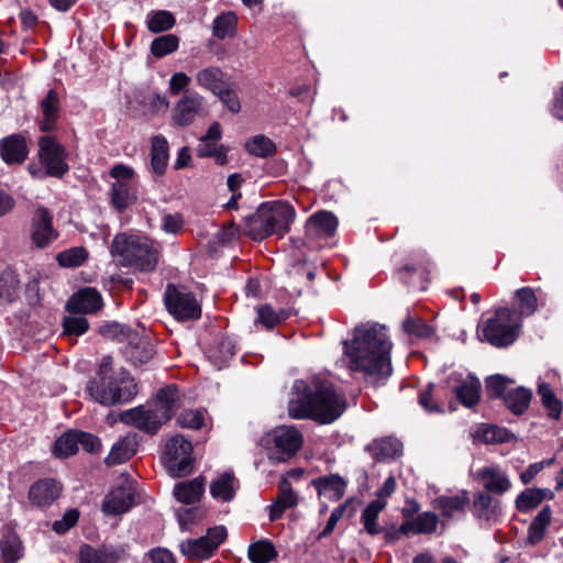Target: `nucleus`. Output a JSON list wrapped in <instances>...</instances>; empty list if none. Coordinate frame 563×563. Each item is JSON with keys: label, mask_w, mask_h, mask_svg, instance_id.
Listing matches in <instances>:
<instances>
[{"label": "nucleus", "mask_w": 563, "mask_h": 563, "mask_svg": "<svg viewBox=\"0 0 563 563\" xmlns=\"http://www.w3.org/2000/svg\"><path fill=\"white\" fill-rule=\"evenodd\" d=\"M292 390L296 397L288 402V413L294 419L330 424L346 410L344 391L328 378L314 376L309 384L301 379L295 380Z\"/></svg>", "instance_id": "nucleus-1"}, {"label": "nucleus", "mask_w": 563, "mask_h": 563, "mask_svg": "<svg viewBox=\"0 0 563 563\" xmlns=\"http://www.w3.org/2000/svg\"><path fill=\"white\" fill-rule=\"evenodd\" d=\"M92 400L102 406H118L130 402L137 395L135 379L124 368L114 369L112 357H103L96 376L86 387Z\"/></svg>", "instance_id": "nucleus-2"}, {"label": "nucleus", "mask_w": 563, "mask_h": 563, "mask_svg": "<svg viewBox=\"0 0 563 563\" xmlns=\"http://www.w3.org/2000/svg\"><path fill=\"white\" fill-rule=\"evenodd\" d=\"M179 405V389L177 385L170 384L157 391L151 408L139 406L125 410L121 415V421L145 433L155 434L162 424L172 419Z\"/></svg>", "instance_id": "nucleus-3"}, {"label": "nucleus", "mask_w": 563, "mask_h": 563, "mask_svg": "<svg viewBox=\"0 0 563 563\" xmlns=\"http://www.w3.org/2000/svg\"><path fill=\"white\" fill-rule=\"evenodd\" d=\"M161 253L159 243L137 233H119L114 235L110 254L120 265L143 272L153 271Z\"/></svg>", "instance_id": "nucleus-4"}, {"label": "nucleus", "mask_w": 563, "mask_h": 563, "mask_svg": "<svg viewBox=\"0 0 563 563\" xmlns=\"http://www.w3.org/2000/svg\"><path fill=\"white\" fill-rule=\"evenodd\" d=\"M296 211L286 201H273L261 205L246 225L247 234L254 241H262L271 235H285L295 220Z\"/></svg>", "instance_id": "nucleus-5"}, {"label": "nucleus", "mask_w": 563, "mask_h": 563, "mask_svg": "<svg viewBox=\"0 0 563 563\" xmlns=\"http://www.w3.org/2000/svg\"><path fill=\"white\" fill-rule=\"evenodd\" d=\"M521 321L515 311L503 307L477 327V335L497 349L512 344L519 336Z\"/></svg>", "instance_id": "nucleus-6"}, {"label": "nucleus", "mask_w": 563, "mask_h": 563, "mask_svg": "<svg viewBox=\"0 0 563 563\" xmlns=\"http://www.w3.org/2000/svg\"><path fill=\"white\" fill-rule=\"evenodd\" d=\"M393 342L388 330L378 322H364L352 331V338L343 341L344 352H391Z\"/></svg>", "instance_id": "nucleus-7"}, {"label": "nucleus", "mask_w": 563, "mask_h": 563, "mask_svg": "<svg viewBox=\"0 0 563 563\" xmlns=\"http://www.w3.org/2000/svg\"><path fill=\"white\" fill-rule=\"evenodd\" d=\"M110 176L115 180L112 184L111 202L117 210L122 211L137 198L134 170L126 165L117 164L111 168Z\"/></svg>", "instance_id": "nucleus-8"}, {"label": "nucleus", "mask_w": 563, "mask_h": 563, "mask_svg": "<svg viewBox=\"0 0 563 563\" xmlns=\"http://www.w3.org/2000/svg\"><path fill=\"white\" fill-rule=\"evenodd\" d=\"M168 312L179 321L197 320L201 316V307L194 294L168 284L164 294Z\"/></svg>", "instance_id": "nucleus-9"}, {"label": "nucleus", "mask_w": 563, "mask_h": 563, "mask_svg": "<svg viewBox=\"0 0 563 563\" xmlns=\"http://www.w3.org/2000/svg\"><path fill=\"white\" fill-rule=\"evenodd\" d=\"M228 536L224 526L209 528L206 536L198 539H188L180 543L181 553L188 559H209Z\"/></svg>", "instance_id": "nucleus-10"}, {"label": "nucleus", "mask_w": 563, "mask_h": 563, "mask_svg": "<svg viewBox=\"0 0 563 563\" xmlns=\"http://www.w3.org/2000/svg\"><path fill=\"white\" fill-rule=\"evenodd\" d=\"M192 445L181 434L173 437L166 444V466L175 477L188 475L192 470Z\"/></svg>", "instance_id": "nucleus-11"}, {"label": "nucleus", "mask_w": 563, "mask_h": 563, "mask_svg": "<svg viewBox=\"0 0 563 563\" xmlns=\"http://www.w3.org/2000/svg\"><path fill=\"white\" fill-rule=\"evenodd\" d=\"M38 146V156L46 175L62 177L68 170V165L65 162V148L49 135L41 136Z\"/></svg>", "instance_id": "nucleus-12"}, {"label": "nucleus", "mask_w": 563, "mask_h": 563, "mask_svg": "<svg viewBox=\"0 0 563 563\" xmlns=\"http://www.w3.org/2000/svg\"><path fill=\"white\" fill-rule=\"evenodd\" d=\"M205 98L194 89H187L175 102L172 110V123L175 126H188L203 109Z\"/></svg>", "instance_id": "nucleus-13"}, {"label": "nucleus", "mask_w": 563, "mask_h": 563, "mask_svg": "<svg viewBox=\"0 0 563 563\" xmlns=\"http://www.w3.org/2000/svg\"><path fill=\"white\" fill-rule=\"evenodd\" d=\"M267 442L272 443L277 461H286L295 455L302 444L301 433L294 427H277L268 435Z\"/></svg>", "instance_id": "nucleus-14"}, {"label": "nucleus", "mask_w": 563, "mask_h": 563, "mask_svg": "<svg viewBox=\"0 0 563 563\" xmlns=\"http://www.w3.org/2000/svg\"><path fill=\"white\" fill-rule=\"evenodd\" d=\"M349 367L352 372H363L367 376L384 377L391 373L389 354H350Z\"/></svg>", "instance_id": "nucleus-15"}, {"label": "nucleus", "mask_w": 563, "mask_h": 563, "mask_svg": "<svg viewBox=\"0 0 563 563\" xmlns=\"http://www.w3.org/2000/svg\"><path fill=\"white\" fill-rule=\"evenodd\" d=\"M57 235L56 230L53 228V217L51 212L44 207H38L32 217V242L37 247L44 249L55 241Z\"/></svg>", "instance_id": "nucleus-16"}, {"label": "nucleus", "mask_w": 563, "mask_h": 563, "mask_svg": "<svg viewBox=\"0 0 563 563\" xmlns=\"http://www.w3.org/2000/svg\"><path fill=\"white\" fill-rule=\"evenodd\" d=\"M102 307L100 292L91 287H85L75 292L67 301L66 309L73 313H95Z\"/></svg>", "instance_id": "nucleus-17"}, {"label": "nucleus", "mask_w": 563, "mask_h": 563, "mask_svg": "<svg viewBox=\"0 0 563 563\" xmlns=\"http://www.w3.org/2000/svg\"><path fill=\"white\" fill-rule=\"evenodd\" d=\"M470 503L467 490H462L454 496H439L433 500V507L440 510L444 521H449L454 518H462Z\"/></svg>", "instance_id": "nucleus-18"}, {"label": "nucleus", "mask_w": 563, "mask_h": 563, "mask_svg": "<svg viewBox=\"0 0 563 563\" xmlns=\"http://www.w3.org/2000/svg\"><path fill=\"white\" fill-rule=\"evenodd\" d=\"M338 219L329 211H320L312 214L306 224V235L309 240L329 239L334 235Z\"/></svg>", "instance_id": "nucleus-19"}, {"label": "nucleus", "mask_w": 563, "mask_h": 563, "mask_svg": "<svg viewBox=\"0 0 563 563\" xmlns=\"http://www.w3.org/2000/svg\"><path fill=\"white\" fill-rule=\"evenodd\" d=\"M229 76L218 66H207L196 71L195 81L197 87L209 91L212 95L221 92V89L229 82Z\"/></svg>", "instance_id": "nucleus-20"}, {"label": "nucleus", "mask_w": 563, "mask_h": 563, "mask_svg": "<svg viewBox=\"0 0 563 563\" xmlns=\"http://www.w3.org/2000/svg\"><path fill=\"white\" fill-rule=\"evenodd\" d=\"M60 493L59 484L49 478L34 483L29 492V499L36 507H46L54 503Z\"/></svg>", "instance_id": "nucleus-21"}, {"label": "nucleus", "mask_w": 563, "mask_h": 563, "mask_svg": "<svg viewBox=\"0 0 563 563\" xmlns=\"http://www.w3.org/2000/svg\"><path fill=\"white\" fill-rule=\"evenodd\" d=\"M298 505V495L291 487L288 479L283 478L279 483L278 494L274 503L268 506L269 520L276 521L282 518L285 510L294 508Z\"/></svg>", "instance_id": "nucleus-22"}, {"label": "nucleus", "mask_w": 563, "mask_h": 563, "mask_svg": "<svg viewBox=\"0 0 563 563\" xmlns=\"http://www.w3.org/2000/svg\"><path fill=\"white\" fill-rule=\"evenodd\" d=\"M476 478L483 481L488 493L503 495L511 487L509 477L498 466H486L476 472Z\"/></svg>", "instance_id": "nucleus-23"}, {"label": "nucleus", "mask_w": 563, "mask_h": 563, "mask_svg": "<svg viewBox=\"0 0 563 563\" xmlns=\"http://www.w3.org/2000/svg\"><path fill=\"white\" fill-rule=\"evenodd\" d=\"M375 462L395 460L402 454V443L393 437L374 440L365 446Z\"/></svg>", "instance_id": "nucleus-24"}, {"label": "nucleus", "mask_w": 563, "mask_h": 563, "mask_svg": "<svg viewBox=\"0 0 563 563\" xmlns=\"http://www.w3.org/2000/svg\"><path fill=\"white\" fill-rule=\"evenodd\" d=\"M43 118L38 122L42 132H51L56 126V121L60 113L59 95L55 89H51L45 98L40 102Z\"/></svg>", "instance_id": "nucleus-25"}, {"label": "nucleus", "mask_w": 563, "mask_h": 563, "mask_svg": "<svg viewBox=\"0 0 563 563\" xmlns=\"http://www.w3.org/2000/svg\"><path fill=\"white\" fill-rule=\"evenodd\" d=\"M319 496H324L330 500H339L345 494L346 481L339 474L320 476L311 482Z\"/></svg>", "instance_id": "nucleus-26"}, {"label": "nucleus", "mask_w": 563, "mask_h": 563, "mask_svg": "<svg viewBox=\"0 0 563 563\" xmlns=\"http://www.w3.org/2000/svg\"><path fill=\"white\" fill-rule=\"evenodd\" d=\"M439 523V516L432 511H424L411 520L404 521L399 532L405 536L430 534L435 532Z\"/></svg>", "instance_id": "nucleus-27"}, {"label": "nucleus", "mask_w": 563, "mask_h": 563, "mask_svg": "<svg viewBox=\"0 0 563 563\" xmlns=\"http://www.w3.org/2000/svg\"><path fill=\"white\" fill-rule=\"evenodd\" d=\"M134 504V495L130 488L118 487L113 489L102 504V510L107 515H121L126 512Z\"/></svg>", "instance_id": "nucleus-28"}, {"label": "nucleus", "mask_w": 563, "mask_h": 563, "mask_svg": "<svg viewBox=\"0 0 563 563\" xmlns=\"http://www.w3.org/2000/svg\"><path fill=\"white\" fill-rule=\"evenodd\" d=\"M137 449L135 434H128L120 438L111 448L110 453L104 460L108 466L118 465L130 460Z\"/></svg>", "instance_id": "nucleus-29"}, {"label": "nucleus", "mask_w": 563, "mask_h": 563, "mask_svg": "<svg viewBox=\"0 0 563 563\" xmlns=\"http://www.w3.org/2000/svg\"><path fill=\"white\" fill-rule=\"evenodd\" d=\"M239 488V481L232 472H224L210 483V495L213 499L228 503L231 501Z\"/></svg>", "instance_id": "nucleus-30"}, {"label": "nucleus", "mask_w": 563, "mask_h": 563, "mask_svg": "<svg viewBox=\"0 0 563 563\" xmlns=\"http://www.w3.org/2000/svg\"><path fill=\"white\" fill-rule=\"evenodd\" d=\"M205 493V477L198 476L191 481L181 482L175 485V498L186 505L200 500Z\"/></svg>", "instance_id": "nucleus-31"}, {"label": "nucleus", "mask_w": 563, "mask_h": 563, "mask_svg": "<svg viewBox=\"0 0 563 563\" xmlns=\"http://www.w3.org/2000/svg\"><path fill=\"white\" fill-rule=\"evenodd\" d=\"M0 154L5 163H22L27 156L25 140L20 135H10L0 143Z\"/></svg>", "instance_id": "nucleus-32"}, {"label": "nucleus", "mask_w": 563, "mask_h": 563, "mask_svg": "<svg viewBox=\"0 0 563 563\" xmlns=\"http://www.w3.org/2000/svg\"><path fill=\"white\" fill-rule=\"evenodd\" d=\"M401 331L410 339L424 340L434 335V328L428 324L422 318L408 311L401 321Z\"/></svg>", "instance_id": "nucleus-33"}, {"label": "nucleus", "mask_w": 563, "mask_h": 563, "mask_svg": "<svg viewBox=\"0 0 563 563\" xmlns=\"http://www.w3.org/2000/svg\"><path fill=\"white\" fill-rule=\"evenodd\" d=\"M532 398V391L525 387H517L509 389L504 395V405L506 408L516 416L523 415L529 408Z\"/></svg>", "instance_id": "nucleus-34"}, {"label": "nucleus", "mask_w": 563, "mask_h": 563, "mask_svg": "<svg viewBox=\"0 0 563 563\" xmlns=\"http://www.w3.org/2000/svg\"><path fill=\"white\" fill-rule=\"evenodd\" d=\"M168 142L165 136L156 135L152 139L151 165L155 174L163 175L168 164Z\"/></svg>", "instance_id": "nucleus-35"}, {"label": "nucleus", "mask_w": 563, "mask_h": 563, "mask_svg": "<svg viewBox=\"0 0 563 563\" xmlns=\"http://www.w3.org/2000/svg\"><path fill=\"white\" fill-rule=\"evenodd\" d=\"M473 508L475 516L479 519L490 520L500 514L499 501L484 492L475 495Z\"/></svg>", "instance_id": "nucleus-36"}, {"label": "nucleus", "mask_w": 563, "mask_h": 563, "mask_svg": "<svg viewBox=\"0 0 563 563\" xmlns=\"http://www.w3.org/2000/svg\"><path fill=\"white\" fill-rule=\"evenodd\" d=\"M517 300L516 314L521 320L523 317L532 316L538 309V298L536 291L531 287H521L515 291Z\"/></svg>", "instance_id": "nucleus-37"}, {"label": "nucleus", "mask_w": 563, "mask_h": 563, "mask_svg": "<svg viewBox=\"0 0 563 563\" xmlns=\"http://www.w3.org/2000/svg\"><path fill=\"white\" fill-rule=\"evenodd\" d=\"M80 563H114L118 553L111 548L95 549L89 544H84L79 553Z\"/></svg>", "instance_id": "nucleus-38"}, {"label": "nucleus", "mask_w": 563, "mask_h": 563, "mask_svg": "<svg viewBox=\"0 0 563 563\" xmlns=\"http://www.w3.org/2000/svg\"><path fill=\"white\" fill-rule=\"evenodd\" d=\"M548 496L550 498L553 496V494L548 489L527 488L518 495L516 499V507L519 511H529L537 508Z\"/></svg>", "instance_id": "nucleus-39"}, {"label": "nucleus", "mask_w": 563, "mask_h": 563, "mask_svg": "<svg viewBox=\"0 0 563 563\" xmlns=\"http://www.w3.org/2000/svg\"><path fill=\"white\" fill-rule=\"evenodd\" d=\"M238 27L236 14L232 11L219 14L212 24V34L219 40L234 36Z\"/></svg>", "instance_id": "nucleus-40"}, {"label": "nucleus", "mask_w": 563, "mask_h": 563, "mask_svg": "<svg viewBox=\"0 0 563 563\" xmlns=\"http://www.w3.org/2000/svg\"><path fill=\"white\" fill-rule=\"evenodd\" d=\"M538 395L541 398L542 406L548 411V415L552 419H559L562 412L563 405L561 400L555 396L550 384L542 382L538 385Z\"/></svg>", "instance_id": "nucleus-41"}, {"label": "nucleus", "mask_w": 563, "mask_h": 563, "mask_svg": "<svg viewBox=\"0 0 563 563\" xmlns=\"http://www.w3.org/2000/svg\"><path fill=\"white\" fill-rule=\"evenodd\" d=\"M247 556L252 563H269L277 556V551L271 541L260 540L250 544Z\"/></svg>", "instance_id": "nucleus-42"}, {"label": "nucleus", "mask_w": 563, "mask_h": 563, "mask_svg": "<svg viewBox=\"0 0 563 563\" xmlns=\"http://www.w3.org/2000/svg\"><path fill=\"white\" fill-rule=\"evenodd\" d=\"M256 324L263 325L269 330L288 318V312L285 309L274 310L271 305H263L257 308Z\"/></svg>", "instance_id": "nucleus-43"}, {"label": "nucleus", "mask_w": 563, "mask_h": 563, "mask_svg": "<svg viewBox=\"0 0 563 563\" xmlns=\"http://www.w3.org/2000/svg\"><path fill=\"white\" fill-rule=\"evenodd\" d=\"M386 500L375 499L372 500L363 510L361 520L364 523V529L367 533L375 536L380 532L376 523L379 512L386 507Z\"/></svg>", "instance_id": "nucleus-44"}, {"label": "nucleus", "mask_w": 563, "mask_h": 563, "mask_svg": "<svg viewBox=\"0 0 563 563\" xmlns=\"http://www.w3.org/2000/svg\"><path fill=\"white\" fill-rule=\"evenodd\" d=\"M474 437L485 443H501L509 441L512 434L505 428L493 424H481L476 429Z\"/></svg>", "instance_id": "nucleus-45"}, {"label": "nucleus", "mask_w": 563, "mask_h": 563, "mask_svg": "<svg viewBox=\"0 0 563 563\" xmlns=\"http://www.w3.org/2000/svg\"><path fill=\"white\" fill-rule=\"evenodd\" d=\"M0 550L7 563H14L22 558V543L14 533H8L0 539Z\"/></svg>", "instance_id": "nucleus-46"}, {"label": "nucleus", "mask_w": 563, "mask_h": 563, "mask_svg": "<svg viewBox=\"0 0 563 563\" xmlns=\"http://www.w3.org/2000/svg\"><path fill=\"white\" fill-rule=\"evenodd\" d=\"M79 430H69L60 435L54 445V453L58 457H67L78 450Z\"/></svg>", "instance_id": "nucleus-47"}, {"label": "nucleus", "mask_w": 563, "mask_h": 563, "mask_svg": "<svg viewBox=\"0 0 563 563\" xmlns=\"http://www.w3.org/2000/svg\"><path fill=\"white\" fill-rule=\"evenodd\" d=\"M89 253L84 246H74L56 255L62 267H79L88 260Z\"/></svg>", "instance_id": "nucleus-48"}, {"label": "nucleus", "mask_w": 563, "mask_h": 563, "mask_svg": "<svg viewBox=\"0 0 563 563\" xmlns=\"http://www.w3.org/2000/svg\"><path fill=\"white\" fill-rule=\"evenodd\" d=\"M146 24L151 32L159 33L172 29L175 24V18L165 10L152 11L147 14Z\"/></svg>", "instance_id": "nucleus-49"}, {"label": "nucleus", "mask_w": 563, "mask_h": 563, "mask_svg": "<svg viewBox=\"0 0 563 563\" xmlns=\"http://www.w3.org/2000/svg\"><path fill=\"white\" fill-rule=\"evenodd\" d=\"M179 38L174 34H166L156 37L151 44L152 54L162 58L168 54H172L178 48Z\"/></svg>", "instance_id": "nucleus-50"}, {"label": "nucleus", "mask_w": 563, "mask_h": 563, "mask_svg": "<svg viewBox=\"0 0 563 563\" xmlns=\"http://www.w3.org/2000/svg\"><path fill=\"white\" fill-rule=\"evenodd\" d=\"M481 383L472 380L456 388V397L467 408L473 407L479 400Z\"/></svg>", "instance_id": "nucleus-51"}, {"label": "nucleus", "mask_w": 563, "mask_h": 563, "mask_svg": "<svg viewBox=\"0 0 563 563\" xmlns=\"http://www.w3.org/2000/svg\"><path fill=\"white\" fill-rule=\"evenodd\" d=\"M514 382L500 374L492 375L486 378V391L489 398H504L509 390L508 385Z\"/></svg>", "instance_id": "nucleus-52"}, {"label": "nucleus", "mask_w": 563, "mask_h": 563, "mask_svg": "<svg viewBox=\"0 0 563 563\" xmlns=\"http://www.w3.org/2000/svg\"><path fill=\"white\" fill-rule=\"evenodd\" d=\"M246 148L253 155L265 157L274 153L275 145L268 137L257 135L246 143Z\"/></svg>", "instance_id": "nucleus-53"}, {"label": "nucleus", "mask_w": 563, "mask_h": 563, "mask_svg": "<svg viewBox=\"0 0 563 563\" xmlns=\"http://www.w3.org/2000/svg\"><path fill=\"white\" fill-rule=\"evenodd\" d=\"M65 336L81 335L88 328V320L82 316H69L65 317L63 321Z\"/></svg>", "instance_id": "nucleus-54"}, {"label": "nucleus", "mask_w": 563, "mask_h": 563, "mask_svg": "<svg viewBox=\"0 0 563 563\" xmlns=\"http://www.w3.org/2000/svg\"><path fill=\"white\" fill-rule=\"evenodd\" d=\"M19 280L14 273L7 272L0 277V299L12 301L18 292Z\"/></svg>", "instance_id": "nucleus-55"}, {"label": "nucleus", "mask_w": 563, "mask_h": 563, "mask_svg": "<svg viewBox=\"0 0 563 563\" xmlns=\"http://www.w3.org/2000/svg\"><path fill=\"white\" fill-rule=\"evenodd\" d=\"M203 421V413L198 409L185 410L177 418L178 424L188 429H200Z\"/></svg>", "instance_id": "nucleus-56"}, {"label": "nucleus", "mask_w": 563, "mask_h": 563, "mask_svg": "<svg viewBox=\"0 0 563 563\" xmlns=\"http://www.w3.org/2000/svg\"><path fill=\"white\" fill-rule=\"evenodd\" d=\"M214 96L219 97L221 102L232 113L240 112V110H241L240 99H239L236 92L233 89H231L229 82L221 89V92H217Z\"/></svg>", "instance_id": "nucleus-57"}, {"label": "nucleus", "mask_w": 563, "mask_h": 563, "mask_svg": "<svg viewBox=\"0 0 563 563\" xmlns=\"http://www.w3.org/2000/svg\"><path fill=\"white\" fill-rule=\"evenodd\" d=\"M99 333L107 339L121 341L128 338L129 328L118 322H109L99 328Z\"/></svg>", "instance_id": "nucleus-58"}, {"label": "nucleus", "mask_w": 563, "mask_h": 563, "mask_svg": "<svg viewBox=\"0 0 563 563\" xmlns=\"http://www.w3.org/2000/svg\"><path fill=\"white\" fill-rule=\"evenodd\" d=\"M191 82L190 76L186 73L177 71L172 75L168 81V91L172 96H178L185 92Z\"/></svg>", "instance_id": "nucleus-59"}, {"label": "nucleus", "mask_w": 563, "mask_h": 563, "mask_svg": "<svg viewBox=\"0 0 563 563\" xmlns=\"http://www.w3.org/2000/svg\"><path fill=\"white\" fill-rule=\"evenodd\" d=\"M79 518V512L77 509L67 510L60 520H56L53 523V530L57 533H65L71 527L76 525Z\"/></svg>", "instance_id": "nucleus-60"}, {"label": "nucleus", "mask_w": 563, "mask_h": 563, "mask_svg": "<svg viewBox=\"0 0 563 563\" xmlns=\"http://www.w3.org/2000/svg\"><path fill=\"white\" fill-rule=\"evenodd\" d=\"M555 459L552 457L530 464L528 468L520 474L521 482L523 484H529L541 471H543L547 466L552 465Z\"/></svg>", "instance_id": "nucleus-61"}, {"label": "nucleus", "mask_w": 563, "mask_h": 563, "mask_svg": "<svg viewBox=\"0 0 563 563\" xmlns=\"http://www.w3.org/2000/svg\"><path fill=\"white\" fill-rule=\"evenodd\" d=\"M346 509V505H340L336 508H334L330 515V518L328 519V522L324 527V529L319 533L318 540L325 538L332 533L334 530L338 521L342 518L344 515V511Z\"/></svg>", "instance_id": "nucleus-62"}, {"label": "nucleus", "mask_w": 563, "mask_h": 563, "mask_svg": "<svg viewBox=\"0 0 563 563\" xmlns=\"http://www.w3.org/2000/svg\"><path fill=\"white\" fill-rule=\"evenodd\" d=\"M80 438L78 440V443L82 446V449L88 452V453H97L100 451L101 449V441L98 437L91 434V433H88V432H84V431H79V437Z\"/></svg>", "instance_id": "nucleus-63"}, {"label": "nucleus", "mask_w": 563, "mask_h": 563, "mask_svg": "<svg viewBox=\"0 0 563 563\" xmlns=\"http://www.w3.org/2000/svg\"><path fill=\"white\" fill-rule=\"evenodd\" d=\"M201 512L198 508H180L176 511L179 526L183 529H186L188 525L196 522Z\"/></svg>", "instance_id": "nucleus-64"}]
</instances>
